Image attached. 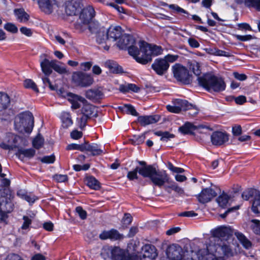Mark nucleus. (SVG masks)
I'll return each instance as SVG.
<instances>
[{"instance_id":"2eb2a0df","label":"nucleus","mask_w":260,"mask_h":260,"mask_svg":"<svg viewBox=\"0 0 260 260\" xmlns=\"http://www.w3.org/2000/svg\"><path fill=\"white\" fill-rule=\"evenodd\" d=\"M183 253L181 247L177 244L170 245L167 251V256L171 260H183Z\"/></svg>"},{"instance_id":"e2e57ef3","label":"nucleus","mask_w":260,"mask_h":260,"mask_svg":"<svg viewBox=\"0 0 260 260\" xmlns=\"http://www.w3.org/2000/svg\"><path fill=\"white\" fill-rule=\"evenodd\" d=\"M109 6L113 7L115 10H116L119 13H123L125 14L128 15V12L125 10L123 7L118 6L117 4L115 3H110Z\"/></svg>"},{"instance_id":"2f4dec72","label":"nucleus","mask_w":260,"mask_h":260,"mask_svg":"<svg viewBox=\"0 0 260 260\" xmlns=\"http://www.w3.org/2000/svg\"><path fill=\"white\" fill-rule=\"evenodd\" d=\"M10 104V99L9 95L5 93L0 92V111L6 109Z\"/></svg>"},{"instance_id":"58836bf2","label":"nucleus","mask_w":260,"mask_h":260,"mask_svg":"<svg viewBox=\"0 0 260 260\" xmlns=\"http://www.w3.org/2000/svg\"><path fill=\"white\" fill-rule=\"evenodd\" d=\"M255 198L252 203V210L255 213H260V192L255 191Z\"/></svg>"},{"instance_id":"f3484780","label":"nucleus","mask_w":260,"mask_h":260,"mask_svg":"<svg viewBox=\"0 0 260 260\" xmlns=\"http://www.w3.org/2000/svg\"><path fill=\"white\" fill-rule=\"evenodd\" d=\"M106 31L108 42L118 41L123 34V30L119 26H111Z\"/></svg>"},{"instance_id":"20e7f679","label":"nucleus","mask_w":260,"mask_h":260,"mask_svg":"<svg viewBox=\"0 0 260 260\" xmlns=\"http://www.w3.org/2000/svg\"><path fill=\"white\" fill-rule=\"evenodd\" d=\"M34 117L29 112L20 114L15 119V129L20 133H30L34 127Z\"/></svg>"},{"instance_id":"aec40b11","label":"nucleus","mask_w":260,"mask_h":260,"mask_svg":"<svg viewBox=\"0 0 260 260\" xmlns=\"http://www.w3.org/2000/svg\"><path fill=\"white\" fill-rule=\"evenodd\" d=\"M216 195V193L213 189L211 188H206L202 189L197 198L200 203L204 204L210 202Z\"/></svg>"},{"instance_id":"09e8293b","label":"nucleus","mask_w":260,"mask_h":260,"mask_svg":"<svg viewBox=\"0 0 260 260\" xmlns=\"http://www.w3.org/2000/svg\"><path fill=\"white\" fill-rule=\"evenodd\" d=\"M22 219L23 222L21 229L27 231L29 230L30 226L32 223V217L28 216H23Z\"/></svg>"},{"instance_id":"8fccbe9b","label":"nucleus","mask_w":260,"mask_h":260,"mask_svg":"<svg viewBox=\"0 0 260 260\" xmlns=\"http://www.w3.org/2000/svg\"><path fill=\"white\" fill-rule=\"evenodd\" d=\"M250 226L253 232L257 234H260V221L257 219L251 220Z\"/></svg>"},{"instance_id":"774afa93","label":"nucleus","mask_w":260,"mask_h":260,"mask_svg":"<svg viewBox=\"0 0 260 260\" xmlns=\"http://www.w3.org/2000/svg\"><path fill=\"white\" fill-rule=\"evenodd\" d=\"M20 32L24 35L27 37H31L32 35V30L26 27H22L20 28Z\"/></svg>"},{"instance_id":"5701e85b","label":"nucleus","mask_w":260,"mask_h":260,"mask_svg":"<svg viewBox=\"0 0 260 260\" xmlns=\"http://www.w3.org/2000/svg\"><path fill=\"white\" fill-rule=\"evenodd\" d=\"M42 59L40 61L41 70L46 76H49L52 72V63L53 60H49L46 58L45 54H42L40 56Z\"/></svg>"},{"instance_id":"9d476101","label":"nucleus","mask_w":260,"mask_h":260,"mask_svg":"<svg viewBox=\"0 0 260 260\" xmlns=\"http://www.w3.org/2000/svg\"><path fill=\"white\" fill-rule=\"evenodd\" d=\"M136 42L134 38L126 34H122L117 42V46L121 49H127L128 53L132 56L129 52L130 48H135V50H139L136 45Z\"/></svg>"},{"instance_id":"cd10ccee","label":"nucleus","mask_w":260,"mask_h":260,"mask_svg":"<svg viewBox=\"0 0 260 260\" xmlns=\"http://www.w3.org/2000/svg\"><path fill=\"white\" fill-rule=\"evenodd\" d=\"M138 120L142 125L145 126L156 122L158 117L156 116H142L138 117Z\"/></svg>"},{"instance_id":"f03ea898","label":"nucleus","mask_w":260,"mask_h":260,"mask_svg":"<svg viewBox=\"0 0 260 260\" xmlns=\"http://www.w3.org/2000/svg\"><path fill=\"white\" fill-rule=\"evenodd\" d=\"M139 164L141 166L137 167L139 175L144 178H149L155 185L161 187L169 182V177L165 172H158L155 168L147 165L144 161H139Z\"/></svg>"},{"instance_id":"6e6d98bb","label":"nucleus","mask_w":260,"mask_h":260,"mask_svg":"<svg viewBox=\"0 0 260 260\" xmlns=\"http://www.w3.org/2000/svg\"><path fill=\"white\" fill-rule=\"evenodd\" d=\"M84 148V143L82 144L81 145L76 144H71L69 145L67 149L68 150H78L81 151L83 152Z\"/></svg>"},{"instance_id":"79ce46f5","label":"nucleus","mask_w":260,"mask_h":260,"mask_svg":"<svg viewBox=\"0 0 260 260\" xmlns=\"http://www.w3.org/2000/svg\"><path fill=\"white\" fill-rule=\"evenodd\" d=\"M86 184L90 188L95 190L100 187L99 181L93 177H89L86 179Z\"/></svg>"},{"instance_id":"412c9836","label":"nucleus","mask_w":260,"mask_h":260,"mask_svg":"<svg viewBox=\"0 0 260 260\" xmlns=\"http://www.w3.org/2000/svg\"><path fill=\"white\" fill-rule=\"evenodd\" d=\"M99 237L101 240L110 239L112 241H116L122 239L123 236L116 230L111 229L103 231L100 234Z\"/></svg>"},{"instance_id":"f257e3e1","label":"nucleus","mask_w":260,"mask_h":260,"mask_svg":"<svg viewBox=\"0 0 260 260\" xmlns=\"http://www.w3.org/2000/svg\"><path fill=\"white\" fill-rule=\"evenodd\" d=\"M139 50L130 48L129 52L132 56L139 63L146 64L152 60V56H157L161 53L160 47L151 45L144 41H139L138 43Z\"/></svg>"},{"instance_id":"b1692460","label":"nucleus","mask_w":260,"mask_h":260,"mask_svg":"<svg viewBox=\"0 0 260 260\" xmlns=\"http://www.w3.org/2000/svg\"><path fill=\"white\" fill-rule=\"evenodd\" d=\"M86 100L80 96L71 93L69 95V101L72 104V109H77L82 106Z\"/></svg>"},{"instance_id":"423d86ee","label":"nucleus","mask_w":260,"mask_h":260,"mask_svg":"<svg viewBox=\"0 0 260 260\" xmlns=\"http://www.w3.org/2000/svg\"><path fill=\"white\" fill-rule=\"evenodd\" d=\"M79 19L76 24L77 29L83 31V25L92 23V20L95 15V11L92 7L88 6L81 9L79 13Z\"/></svg>"},{"instance_id":"bf43d9fd","label":"nucleus","mask_w":260,"mask_h":260,"mask_svg":"<svg viewBox=\"0 0 260 260\" xmlns=\"http://www.w3.org/2000/svg\"><path fill=\"white\" fill-rule=\"evenodd\" d=\"M138 173L137 167L134 170L127 173V177L129 180L137 179L138 178Z\"/></svg>"},{"instance_id":"393cba45","label":"nucleus","mask_w":260,"mask_h":260,"mask_svg":"<svg viewBox=\"0 0 260 260\" xmlns=\"http://www.w3.org/2000/svg\"><path fill=\"white\" fill-rule=\"evenodd\" d=\"M85 151L90 152L92 155H100L104 152L103 150L97 144L92 143L90 144L87 142L84 143V151Z\"/></svg>"},{"instance_id":"a878e982","label":"nucleus","mask_w":260,"mask_h":260,"mask_svg":"<svg viewBox=\"0 0 260 260\" xmlns=\"http://www.w3.org/2000/svg\"><path fill=\"white\" fill-rule=\"evenodd\" d=\"M104 65L105 67L109 69L110 72L118 74L123 72L122 67L119 66L117 62L113 60H108L105 62Z\"/></svg>"},{"instance_id":"864d4df0","label":"nucleus","mask_w":260,"mask_h":260,"mask_svg":"<svg viewBox=\"0 0 260 260\" xmlns=\"http://www.w3.org/2000/svg\"><path fill=\"white\" fill-rule=\"evenodd\" d=\"M4 28L13 34H15L18 32V28L13 23H7L5 24L4 25Z\"/></svg>"},{"instance_id":"603ef678","label":"nucleus","mask_w":260,"mask_h":260,"mask_svg":"<svg viewBox=\"0 0 260 260\" xmlns=\"http://www.w3.org/2000/svg\"><path fill=\"white\" fill-rule=\"evenodd\" d=\"M24 86L26 88H30L36 92H38V88L36 83L31 79H26L24 81Z\"/></svg>"},{"instance_id":"5fc2aeb1","label":"nucleus","mask_w":260,"mask_h":260,"mask_svg":"<svg viewBox=\"0 0 260 260\" xmlns=\"http://www.w3.org/2000/svg\"><path fill=\"white\" fill-rule=\"evenodd\" d=\"M235 37L236 38L237 40L242 41V42H246L248 41L251 40H252L254 39V37L250 35H235Z\"/></svg>"},{"instance_id":"37998d69","label":"nucleus","mask_w":260,"mask_h":260,"mask_svg":"<svg viewBox=\"0 0 260 260\" xmlns=\"http://www.w3.org/2000/svg\"><path fill=\"white\" fill-rule=\"evenodd\" d=\"M188 68L196 75L199 76L201 73L199 63L195 60L189 61Z\"/></svg>"},{"instance_id":"052dcab7","label":"nucleus","mask_w":260,"mask_h":260,"mask_svg":"<svg viewBox=\"0 0 260 260\" xmlns=\"http://www.w3.org/2000/svg\"><path fill=\"white\" fill-rule=\"evenodd\" d=\"M76 212L81 219L84 220L86 218L87 213L81 207H77L76 208Z\"/></svg>"},{"instance_id":"72a5a7b5","label":"nucleus","mask_w":260,"mask_h":260,"mask_svg":"<svg viewBox=\"0 0 260 260\" xmlns=\"http://www.w3.org/2000/svg\"><path fill=\"white\" fill-rule=\"evenodd\" d=\"M94 110V107L89 104L86 100L85 103L82 105L81 112L82 114L90 117L93 115Z\"/></svg>"},{"instance_id":"4d7b16f0","label":"nucleus","mask_w":260,"mask_h":260,"mask_svg":"<svg viewBox=\"0 0 260 260\" xmlns=\"http://www.w3.org/2000/svg\"><path fill=\"white\" fill-rule=\"evenodd\" d=\"M167 167L173 173H182L184 172V170L183 169L175 167L171 162H169L168 164Z\"/></svg>"},{"instance_id":"a19ab883","label":"nucleus","mask_w":260,"mask_h":260,"mask_svg":"<svg viewBox=\"0 0 260 260\" xmlns=\"http://www.w3.org/2000/svg\"><path fill=\"white\" fill-rule=\"evenodd\" d=\"M244 3L246 7L260 11V0H244Z\"/></svg>"},{"instance_id":"e433bc0d","label":"nucleus","mask_w":260,"mask_h":260,"mask_svg":"<svg viewBox=\"0 0 260 260\" xmlns=\"http://www.w3.org/2000/svg\"><path fill=\"white\" fill-rule=\"evenodd\" d=\"M52 63V69L60 74H64L68 73V70L64 66H62L61 63L56 60H53Z\"/></svg>"},{"instance_id":"4468645a","label":"nucleus","mask_w":260,"mask_h":260,"mask_svg":"<svg viewBox=\"0 0 260 260\" xmlns=\"http://www.w3.org/2000/svg\"><path fill=\"white\" fill-rule=\"evenodd\" d=\"M220 243L221 240L218 239L216 241L212 238H210L209 243L207 244L206 248L200 249V250H205V255L206 256H214L216 253L219 254Z\"/></svg>"},{"instance_id":"13d9d810","label":"nucleus","mask_w":260,"mask_h":260,"mask_svg":"<svg viewBox=\"0 0 260 260\" xmlns=\"http://www.w3.org/2000/svg\"><path fill=\"white\" fill-rule=\"evenodd\" d=\"M89 118V117L82 114L81 118L77 119L78 124L80 128H83L86 125L87 119Z\"/></svg>"},{"instance_id":"de8ad7c7","label":"nucleus","mask_w":260,"mask_h":260,"mask_svg":"<svg viewBox=\"0 0 260 260\" xmlns=\"http://www.w3.org/2000/svg\"><path fill=\"white\" fill-rule=\"evenodd\" d=\"M205 250H199L197 256L199 260H223L222 257H213V256H206L204 254Z\"/></svg>"},{"instance_id":"9b49d317","label":"nucleus","mask_w":260,"mask_h":260,"mask_svg":"<svg viewBox=\"0 0 260 260\" xmlns=\"http://www.w3.org/2000/svg\"><path fill=\"white\" fill-rule=\"evenodd\" d=\"M192 107V105L189 104L186 100L176 99L173 101L172 105L167 106V110L172 113H178L181 111H186Z\"/></svg>"},{"instance_id":"4c0bfd02","label":"nucleus","mask_w":260,"mask_h":260,"mask_svg":"<svg viewBox=\"0 0 260 260\" xmlns=\"http://www.w3.org/2000/svg\"><path fill=\"white\" fill-rule=\"evenodd\" d=\"M197 128V126L190 122L185 123L179 128V131L183 134H188L192 133Z\"/></svg>"},{"instance_id":"338daca9","label":"nucleus","mask_w":260,"mask_h":260,"mask_svg":"<svg viewBox=\"0 0 260 260\" xmlns=\"http://www.w3.org/2000/svg\"><path fill=\"white\" fill-rule=\"evenodd\" d=\"M42 162L47 164H52L55 161V156L53 155L45 156L41 159Z\"/></svg>"},{"instance_id":"bb28decb","label":"nucleus","mask_w":260,"mask_h":260,"mask_svg":"<svg viewBox=\"0 0 260 260\" xmlns=\"http://www.w3.org/2000/svg\"><path fill=\"white\" fill-rule=\"evenodd\" d=\"M17 195L22 199L26 201L30 204L34 203L35 201L38 200V198L34 194L25 192L21 190L17 191Z\"/></svg>"},{"instance_id":"473e14b6","label":"nucleus","mask_w":260,"mask_h":260,"mask_svg":"<svg viewBox=\"0 0 260 260\" xmlns=\"http://www.w3.org/2000/svg\"><path fill=\"white\" fill-rule=\"evenodd\" d=\"M235 235L244 248L249 249L251 248L252 243L243 234L238 232Z\"/></svg>"},{"instance_id":"0eeeda50","label":"nucleus","mask_w":260,"mask_h":260,"mask_svg":"<svg viewBox=\"0 0 260 260\" xmlns=\"http://www.w3.org/2000/svg\"><path fill=\"white\" fill-rule=\"evenodd\" d=\"M89 29L92 34L95 35L96 41L99 44L106 45L103 46L106 50H108L109 47L107 45L108 43V37L106 29L101 27L98 22L93 21L89 26Z\"/></svg>"},{"instance_id":"f704fd0d","label":"nucleus","mask_w":260,"mask_h":260,"mask_svg":"<svg viewBox=\"0 0 260 260\" xmlns=\"http://www.w3.org/2000/svg\"><path fill=\"white\" fill-rule=\"evenodd\" d=\"M119 89L123 92H128L130 91L138 92L139 91L140 88L134 84L126 83L120 85L119 86Z\"/></svg>"},{"instance_id":"6e6552de","label":"nucleus","mask_w":260,"mask_h":260,"mask_svg":"<svg viewBox=\"0 0 260 260\" xmlns=\"http://www.w3.org/2000/svg\"><path fill=\"white\" fill-rule=\"evenodd\" d=\"M172 72L175 78L185 84H189L191 81L187 69L179 63H176L172 67Z\"/></svg>"},{"instance_id":"f8f14e48","label":"nucleus","mask_w":260,"mask_h":260,"mask_svg":"<svg viewBox=\"0 0 260 260\" xmlns=\"http://www.w3.org/2000/svg\"><path fill=\"white\" fill-rule=\"evenodd\" d=\"M20 138L14 134L9 133L6 134L4 141L0 144L1 147L5 149H13L18 147Z\"/></svg>"},{"instance_id":"dca6fc26","label":"nucleus","mask_w":260,"mask_h":260,"mask_svg":"<svg viewBox=\"0 0 260 260\" xmlns=\"http://www.w3.org/2000/svg\"><path fill=\"white\" fill-rule=\"evenodd\" d=\"M212 236L211 238L215 239L216 238H226L232 235L233 232L230 227L225 226H220L215 229H212L210 231Z\"/></svg>"},{"instance_id":"39448f33","label":"nucleus","mask_w":260,"mask_h":260,"mask_svg":"<svg viewBox=\"0 0 260 260\" xmlns=\"http://www.w3.org/2000/svg\"><path fill=\"white\" fill-rule=\"evenodd\" d=\"M101 256L105 260H127L126 251L117 246H104L102 250Z\"/></svg>"},{"instance_id":"4be33fe9","label":"nucleus","mask_w":260,"mask_h":260,"mask_svg":"<svg viewBox=\"0 0 260 260\" xmlns=\"http://www.w3.org/2000/svg\"><path fill=\"white\" fill-rule=\"evenodd\" d=\"M229 140L227 134L221 132H215L211 136V140L214 145H221Z\"/></svg>"},{"instance_id":"a211bd4d","label":"nucleus","mask_w":260,"mask_h":260,"mask_svg":"<svg viewBox=\"0 0 260 260\" xmlns=\"http://www.w3.org/2000/svg\"><path fill=\"white\" fill-rule=\"evenodd\" d=\"M153 70L159 75H163L168 69L169 64L166 60L161 59H156L151 66Z\"/></svg>"},{"instance_id":"c756f323","label":"nucleus","mask_w":260,"mask_h":260,"mask_svg":"<svg viewBox=\"0 0 260 260\" xmlns=\"http://www.w3.org/2000/svg\"><path fill=\"white\" fill-rule=\"evenodd\" d=\"M220 249L221 250L222 254L226 257H232L237 254V252L233 251L228 243L222 241L220 243Z\"/></svg>"},{"instance_id":"7ed1b4c3","label":"nucleus","mask_w":260,"mask_h":260,"mask_svg":"<svg viewBox=\"0 0 260 260\" xmlns=\"http://www.w3.org/2000/svg\"><path fill=\"white\" fill-rule=\"evenodd\" d=\"M199 84L210 92L224 90L226 85L221 78L211 75H204L198 78Z\"/></svg>"},{"instance_id":"ddd939ff","label":"nucleus","mask_w":260,"mask_h":260,"mask_svg":"<svg viewBox=\"0 0 260 260\" xmlns=\"http://www.w3.org/2000/svg\"><path fill=\"white\" fill-rule=\"evenodd\" d=\"M82 7L81 0L69 1L65 4V12L68 15H77Z\"/></svg>"},{"instance_id":"6ab92c4d","label":"nucleus","mask_w":260,"mask_h":260,"mask_svg":"<svg viewBox=\"0 0 260 260\" xmlns=\"http://www.w3.org/2000/svg\"><path fill=\"white\" fill-rule=\"evenodd\" d=\"M142 260H153L157 255L155 247L150 244H145L142 248Z\"/></svg>"},{"instance_id":"680f3d73","label":"nucleus","mask_w":260,"mask_h":260,"mask_svg":"<svg viewBox=\"0 0 260 260\" xmlns=\"http://www.w3.org/2000/svg\"><path fill=\"white\" fill-rule=\"evenodd\" d=\"M0 207H1V209H3L7 213H10L14 209V205L13 203L9 202H6L4 207H1V206H0Z\"/></svg>"},{"instance_id":"a18cd8bd","label":"nucleus","mask_w":260,"mask_h":260,"mask_svg":"<svg viewBox=\"0 0 260 260\" xmlns=\"http://www.w3.org/2000/svg\"><path fill=\"white\" fill-rule=\"evenodd\" d=\"M36 151L32 148L30 149H23L21 148L18 150V154L20 156L23 155L26 157H32L34 156Z\"/></svg>"},{"instance_id":"c85d7f7f","label":"nucleus","mask_w":260,"mask_h":260,"mask_svg":"<svg viewBox=\"0 0 260 260\" xmlns=\"http://www.w3.org/2000/svg\"><path fill=\"white\" fill-rule=\"evenodd\" d=\"M41 9L45 13L50 14L53 10V4H51L50 0H37Z\"/></svg>"},{"instance_id":"1a4fd4ad","label":"nucleus","mask_w":260,"mask_h":260,"mask_svg":"<svg viewBox=\"0 0 260 260\" xmlns=\"http://www.w3.org/2000/svg\"><path fill=\"white\" fill-rule=\"evenodd\" d=\"M72 79L75 84L81 87L89 86L93 82V79L90 75L81 72H74Z\"/></svg>"},{"instance_id":"ea45409f","label":"nucleus","mask_w":260,"mask_h":260,"mask_svg":"<svg viewBox=\"0 0 260 260\" xmlns=\"http://www.w3.org/2000/svg\"><path fill=\"white\" fill-rule=\"evenodd\" d=\"M61 119L63 126L64 127L67 128L73 124L70 114L68 112H62L61 115Z\"/></svg>"},{"instance_id":"0e129e2a","label":"nucleus","mask_w":260,"mask_h":260,"mask_svg":"<svg viewBox=\"0 0 260 260\" xmlns=\"http://www.w3.org/2000/svg\"><path fill=\"white\" fill-rule=\"evenodd\" d=\"M168 7L172 10H174L178 13H184V14H188L187 12L182 8L179 7L177 5L172 4L168 5Z\"/></svg>"},{"instance_id":"49530a36","label":"nucleus","mask_w":260,"mask_h":260,"mask_svg":"<svg viewBox=\"0 0 260 260\" xmlns=\"http://www.w3.org/2000/svg\"><path fill=\"white\" fill-rule=\"evenodd\" d=\"M120 108L123 112H124L127 114H129L133 116L137 115V111L135 108L131 105L125 104L121 106Z\"/></svg>"},{"instance_id":"7c9ffc66","label":"nucleus","mask_w":260,"mask_h":260,"mask_svg":"<svg viewBox=\"0 0 260 260\" xmlns=\"http://www.w3.org/2000/svg\"><path fill=\"white\" fill-rule=\"evenodd\" d=\"M14 14L17 20L20 22H26L29 18V15L23 9H15Z\"/></svg>"},{"instance_id":"c9c22d12","label":"nucleus","mask_w":260,"mask_h":260,"mask_svg":"<svg viewBox=\"0 0 260 260\" xmlns=\"http://www.w3.org/2000/svg\"><path fill=\"white\" fill-rule=\"evenodd\" d=\"M102 93L99 89H89L86 92V96L91 100H97L100 99Z\"/></svg>"},{"instance_id":"69168bd1","label":"nucleus","mask_w":260,"mask_h":260,"mask_svg":"<svg viewBox=\"0 0 260 260\" xmlns=\"http://www.w3.org/2000/svg\"><path fill=\"white\" fill-rule=\"evenodd\" d=\"M53 178L58 182H63L68 180V176L66 175L56 174L53 176Z\"/></svg>"},{"instance_id":"c03bdc74","label":"nucleus","mask_w":260,"mask_h":260,"mask_svg":"<svg viewBox=\"0 0 260 260\" xmlns=\"http://www.w3.org/2000/svg\"><path fill=\"white\" fill-rule=\"evenodd\" d=\"M229 196L224 192L222 193L217 199V202L219 205L224 208L228 203L229 200Z\"/></svg>"},{"instance_id":"3c124183","label":"nucleus","mask_w":260,"mask_h":260,"mask_svg":"<svg viewBox=\"0 0 260 260\" xmlns=\"http://www.w3.org/2000/svg\"><path fill=\"white\" fill-rule=\"evenodd\" d=\"M44 144V139L42 136L38 135L33 140V146L36 149H39Z\"/></svg>"}]
</instances>
